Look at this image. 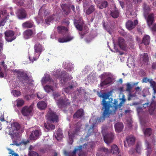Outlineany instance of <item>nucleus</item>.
I'll use <instances>...</instances> for the list:
<instances>
[{
  "label": "nucleus",
  "mask_w": 156,
  "mask_h": 156,
  "mask_svg": "<svg viewBox=\"0 0 156 156\" xmlns=\"http://www.w3.org/2000/svg\"><path fill=\"white\" fill-rule=\"evenodd\" d=\"M34 105V103H33L29 106H25L23 107L21 110L22 114L24 116H29L31 113Z\"/></svg>",
  "instance_id": "0eeeda50"
},
{
  "label": "nucleus",
  "mask_w": 156,
  "mask_h": 156,
  "mask_svg": "<svg viewBox=\"0 0 156 156\" xmlns=\"http://www.w3.org/2000/svg\"><path fill=\"white\" fill-rule=\"evenodd\" d=\"M53 122L48 121L47 122L44 123V126L45 128L48 131L50 130H52L55 129V127L54 125L52 124Z\"/></svg>",
  "instance_id": "6ab92c4d"
},
{
  "label": "nucleus",
  "mask_w": 156,
  "mask_h": 156,
  "mask_svg": "<svg viewBox=\"0 0 156 156\" xmlns=\"http://www.w3.org/2000/svg\"><path fill=\"white\" fill-rule=\"evenodd\" d=\"M152 30L153 31H156V24H154L151 28Z\"/></svg>",
  "instance_id": "052dcab7"
},
{
  "label": "nucleus",
  "mask_w": 156,
  "mask_h": 156,
  "mask_svg": "<svg viewBox=\"0 0 156 156\" xmlns=\"http://www.w3.org/2000/svg\"><path fill=\"white\" fill-rule=\"evenodd\" d=\"M149 105V103L148 102L146 103L145 104H143V107L145 108H146Z\"/></svg>",
  "instance_id": "338daca9"
},
{
  "label": "nucleus",
  "mask_w": 156,
  "mask_h": 156,
  "mask_svg": "<svg viewBox=\"0 0 156 156\" xmlns=\"http://www.w3.org/2000/svg\"><path fill=\"white\" fill-rule=\"evenodd\" d=\"M156 104L155 102L153 101L150 104V107L149 108V112L151 115L153 114L154 110L155 108Z\"/></svg>",
  "instance_id": "cd10ccee"
},
{
  "label": "nucleus",
  "mask_w": 156,
  "mask_h": 156,
  "mask_svg": "<svg viewBox=\"0 0 156 156\" xmlns=\"http://www.w3.org/2000/svg\"><path fill=\"white\" fill-rule=\"evenodd\" d=\"M138 22L137 20H135L133 23L132 21L128 20L126 24V27L127 29L131 30L134 28L138 24Z\"/></svg>",
  "instance_id": "dca6fc26"
},
{
  "label": "nucleus",
  "mask_w": 156,
  "mask_h": 156,
  "mask_svg": "<svg viewBox=\"0 0 156 156\" xmlns=\"http://www.w3.org/2000/svg\"><path fill=\"white\" fill-rule=\"evenodd\" d=\"M110 151L112 153L114 154H117L119 153V150L117 145L113 144L111 147Z\"/></svg>",
  "instance_id": "393cba45"
},
{
  "label": "nucleus",
  "mask_w": 156,
  "mask_h": 156,
  "mask_svg": "<svg viewBox=\"0 0 156 156\" xmlns=\"http://www.w3.org/2000/svg\"><path fill=\"white\" fill-rule=\"evenodd\" d=\"M61 7L63 14L65 16L68 15L71 12L70 8L73 12L74 13H76L75 7L73 5H72L70 4L63 3L61 5Z\"/></svg>",
  "instance_id": "20e7f679"
},
{
  "label": "nucleus",
  "mask_w": 156,
  "mask_h": 156,
  "mask_svg": "<svg viewBox=\"0 0 156 156\" xmlns=\"http://www.w3.org/2000/svg\"><path fill=\"white\" fill-rule=\"evenodd\" d=\"M8 150L10 151L9 154L12 155H10V156H19L18 154L14 153V151L10 149H9Z\"/></svg>",
  "instance_id": "09e8293b"
},
{
  "label": "nucleus",
  "mask_w": 156,
  "mask_h": 156,
  "mask_svg": "<svg viewBox=\"0 0 156 156\" xmlns=\"http://www.w3.org/2000/svg\"><path fill=\"white\" fill-rule=\"evenodd\" d=\"M107 73H104L99 76V77L101 79L100 86L101 87H103L106 86H109L113 83V79L111 77H107L103 80L107 76Z\"/></svg>",
  "instance_id": "f03ea898"
},
{
  "label": "nucleus",
  "mask_w": 156,
  "mask_h": 156,
  "mask_svg": "<svg viewBox=\"0 0 156 156\" xmlns=\"http://www.w3.org/2000/svg\"><path fill=\"white\" fill-rule=\"evenodd\" d=\"M34 34L32 30L27 29L24 32L23 37L25 39H27L33 37Z\"/></svg>",
  "instance_id": "a211bd4d"
},
{
  "label": "nucleus",
  "mask_w": 156,
  "mask_h": 156,
  "mask_svg": "<svg viewBox=\"0 0 156 156\" xmlns=\"http://www.w3.org/2000/svg\"><path fill=\"white\" fill-rule=\"evenodd\" d=\"M152 79H148L146 77H145L144 78H143L142 80V83H147V82H149L150 83Z\"/></svg>",
  "instance_id": "8fccbe9b"
},
{
  "label": "nucleus",
  "mask_w": 156,
  "mask_h": 156,
  "mask_svg": "<svg viewBox=\"0 0 156 156\" xmlns=\"http://www.w3.org/2000/svg\"><path fill=\"white\" fill-rule=\"evenodd\" d=\"M24 0H17L16 2V4L20 6H22L24 4Z\"/></svg>",
  "instance_id": "3c124183"
},
{
  "label": "nucleus",
  "mask_w": 156,
  "mask_h": 156,
  "mask_svg": "<svg viewBox=\"0 0 156 156\" xmlns=\"http://www.w3.org/2000/svg\"><path fill=\"white\" fill-rule=\"evenodd\" d=\"M54 19L53 16H49L48 18L45 19V21L46 23L47 24H49Z\"/></svg>",
  "instance_id": "a19ab883"
},
{
  "label": "nucleus",
  "mask_w": 156,
  "mask_h": 156,
  "mask_svg": "<svg viewBox=\"0 0 156 156\" xmlns=\"http://www.w3.org/2000/svg\"><path fill=\"white\" fill-rule=\"evenodd\" d=\"M47 106L46 103L44 101H39L37 104V107L41 110L44 109Z\"/></svg>",
  "instance_id": "c756f323"
},
{
  "label": "nucleus",
  "mask_w": 156,
  "mask_h": 156,
  "mask_svg": "<svg viewBox=\"0 0 156 156\" xmlns=\"http://www.w3.org/2000/svg\"><path fill=\"white\" fill-rule=\"evenodd\" d=\"M95 10V7L94 5H90L87 9L86 11V13L87 15H89L93 12Z\"/></svg>",
  "instance_id": "f704fd0d"
},
{
  "label": "nucleus",
  "mask_w": 156,
  "mask_h": 156,
  "mask_svg": "<svg viewBox=\"0 0 156 156\" xmlns=\"http://www.w3.org/2000/svg\"><path fill=\"white\" fill-rule=\"evenodd\" d=\"M12 93L13 94V95L16 97H18L21 95V93L20 91L17 90H13Z\"/></svg>",
  "instance_id": "79ce46f5"
},
{
  "label": "nucleus",
  "mask_w": 156,
  "mask_h": 156,
  "mask_svg": "<svg viewBox=\"0 0 156 156\" xmlns=\"http://www.w3.org/2000/svg\"><path fill=\"white\" fill-rule=\"evenodd\" d=\"M29 156H41L36 152L33 151H30L29 153Z\"/></svg>",
  "instance_id": "c03bdc74"
},
{
  "label": "nucleus",
  "mask_w": 156,
  "mask_h": 156,
  "mask_svg": "<svg viewBox=\"0 0 156 156\" xmlns=\"http://www.w3.org/2000/svg\"><path fill=\"white\" fill-rule=\"evenodd\" d=\"M16 15L20 20H22L27 18V13L24 9L21 8L17 10Z\"/></svg>",
  "instance_id": "f8f14e48"
},
{
  "label": "nucleus",
  "mask_w": 156,
  "mask_h": 156,
  "mask_svg": "<svg viewBox=\"0 0 156 156\" xmlns=\"http://www.w3.org/2000/svg\"><path fill=\"white\" fill-rule=\"evenodd\" d=\"M26 80H28V83L30 85H33V82L34 81L30 77H29L28 76V78L27 79H26Z\"/></svg>",
  "instance_id": "864d4df0"
},
{
  "label": "nucleus",
  "mask_w": 156,
  "mask_h": 156,
  "mask_svg": "<svg viewBox=\"0 0 156 156\" xmlns=\"http://www.w3.org/2000/svg\"><path fill=\"white\" fill-rule=\"evenodd\" d=\"M132 88L131 85L129 83H128L126 85V90L127 91L129 92V93L130 92Z\"/></svg>",
  "instance_id": "603ef678"
},
{
  "label": "nucleus",
  "mask_w": 156,
  "mask_h": 156,
  "mask_svg": "<svg viewBox=\"0 0 156 156\" xmlns=\"http://www.w3.org/2000/svg\"><path fill=\"white\" fill-rule=\"evenodd\" d=\"M151 68L153 69H156V62L152 63L151 65Z\"/></svg>",
  "instance_id": "680f3d73"
},
{
  "label": "nucleus",
  "mask_w": 156,
  "mask_h": 156,
  "mask_svg": "<svg viewBox=\"0 0 156 156\" xmlns=\"http://www.w3.org/2000/svg\"><path fill=\"white\" fill-rule=\"evenodd\" d=\"M133 95L130 92L129 93L128 97V101H129L131 100V98L132 97H133Z\"/></svg>",
  "instance_id": "e2e57ef3"
},
{
  "label": "nucleus",
  "mask_w": 156,
  "mask_h": 156,
  "mask_svg": "<svg viewBox=\"0 0 156 156\" xmlns=\"http://www.w3.org/2000/svg\"><path fill=\"white\" fill-rule=\"evenodd\" d=\"M95 125L94 124H92L88 129L87 134L89 136L94 133V127Z\"/></svg>",
  "instance_id": "58836bf2"
},
{
  "label": "nucleus",
  "mask_w": 156,
  "mask_h": 156,
  "mask_svg": "<svg viewBox=\"0 0 156 156\" xmlns=\"http://www.w3.org/2000/svg\"><path fill=\"white\" fill-rule=\"evenodd\" d=\"M76 28L80 31H82L83 29V27L82 25L79 24L75 25Z\"/></svg>",
  "instance_id": "de8ad7c7"
},
{
  "label": "nucleus",
  "mask_w": 156,
  "mask_h": 156,
  "mask_svg": "<svg viewBox=\"0 0 156 156\" xmlns=\"http://www.w3.org/2000/svg\"><path fill=\"white\" fill-rule=\"evenodd\" d=\"M11 127L9 130V135L13 138L17 133V131L20 128V126L18 123L14 122L11 124Z\"/></svg>",
  "instance_id": "6e6552de"
},
{
  "label": "nucleus",
  "mask_w": 156,
  "mask_h": 156,
  "mask_svg": "<svg viewBox=\"0 0 156 156\" xmlns=\"http://www.w3.org/2000/svg\"><path fill=\"white\" fill-rule=\"evenodd\" d=\"M78 130L77 129H75L73 132L70 133L69 132L68 133L69 139L70 141V143L72 144L73 142V139L75 135L78 132Z\"/></svg>",
  "instance_id": "b1692460"
},
{
  "label": "nucleus",
  "mask_w": 156,
  "mask_h": 156,
  "mask_svg": "<svg viewBox=\"0 0 156 156\" xmlns=\"http://www.w3.org/2000/svg\"><path fill=\"white\" fill-rule=\"evenodd\" d=\"M46 118L48 121L53 122H57L58 121V116L50 108L49 109L47 112L46 115Z\"/></svg>",
  "instance_id": "423d86ee"
},
{
  "label": "nucleus",
  "mask_w": 156,
  "mask_h": 156,
  "mask_svg": "<svg viewBox=\"0 0 156 156\" xmlns=\"http://www.w3.org/2000/svg\"><path fill=\"white\" fill-rule=\"evenodd\" d=\"M56 136H55L56 138L58 140L59 139L58 138H61L62 137L63 135L61 132L60 131V130H58L56 132Z\"/></svg>",
  "instance_id": "ea45409f"
},
{
  "label": "nucleus",
  "mask_w": 156,
  "mask_h": 156,
  "mask_svg": "<svg viewBox=\"0 0 156 156\" xmlns=\"http://www.w3.org/2000/svg\"><path fill=\"white\" fill-rule=\"evenodd\" d=\"M126 141L129 146L133 145L135 143V138L132 136H128L126 138Z\"/></svg>",
  "instance_id": "4be33fe9"
},
{
  "label": "nucleus",
  "mask_w": 156,
  "mask_h": 156,
  "mask_svg": "<svg viewBox=\"0 0 156 156\" xmlns=\"http://www.w3.org/2000/svg\"><path fill=\"white\" fill-rule=\"evenodd\" d=\"M114 138V134L112 133H110L104 136V140L106 143L108 144L112 141Z\"/></svg>",
  "instance_id": "f3484780"
},
{
  "label": "nucleus",
  "mask_w": 156,
  "mask_h": 156,
  "mask_svg": "<svg viewBox=\"0 0 156 156\" xmlns=\"http://www.w3.org/2000/svg\"><path fill=\"white\" fill-rule=\"evenodd\" d=\"M140 55L144 62H148L149 58L147 53H144L143 54H140Z\"/></svg>",
  "instance_id": "2f4dec72"
},
{
  "label": "nucleus",
  "mask_w": 156,
  "mask_h": 156,
  "mask_svg": "<svg viewBox=\"0 0 156 156\" xmlns=\"http://www.w3.org/2000/svg\"><path fill=\"white\" fill-rule=\"evenodd\" d=\"M152 133V130L151 128H147L144 131V133L146 136H150Z\"/></svg>",
  "instance_id": "4c0bfd02"
},
{
  "label": "nucleus",
  "mask_w": 156,
  "mask_h": 156,
  "mask_svg": "<svg viewBox=\"0 0 156 156\" xmlns=\"http://www.w3.org/2000/svg\"><path fill=\"white\" fill-rule=\"evenodd\" d=\"M34 23L32 21H27L22 24V27L24 28H29L33 27L34 26Z\"/></svg>",
  "instance_id": "c85d7f7f"
},
{
  "label": "nucleus",
  "mask_w": 156,
  "mask_h": 156,
  "mask_svg": "<svg viewBox=\"0 0 156 156\" xmlns=\"http://www.w3.org/2000/svg\"><path fill=\"white\" fill-rule=\"evenodd\" d=\"M144 16L146 20L147 24L150 27L154 21V14L151 13L148 15L145 14Z\"/></svg>",
  "instance_id": "ddd939ff"
},
{
  "label": "nucleus",
  "mask_w": 156,
  "mask_h": 156,
  "mask_svg": "<svg viewBox=\"0 0 156 156\" xmlns=\"http://www.w3.org/2000/svg\"><path fill=\"white\" fill-rule=\"evenodd\" d=\"M108 5V3L107 1H104L101 2L100 3L98 4V7L100 9H103L106 8Z\"/></svg>",
  "instance_id": "473e14b6"
},
{
  "label": "nucleus",
  "mask_w": 156,
  "mask_h": 156,
  "mask_svg": "<svg viewBox=\"0 0 156 156\" xmlns=\"http://www.w3.org/2000/svg\"><path fill=\"white\" fill-rule=\"evenodd\" d=\"M42 84H45V83L48 82L50 84H52L53 83V80L50 78L49 75L47 74L43 77L41 80Z\"/></svg>",
  "instance_id": "aec40b11"
},
{
  "label": "nucleus",
  "mask_w": 156,
  "mask_h": 156,
  "mask_svg": "<svg viewBox=\"0 0 156 156\" xmlns=\"http://www.w3.org/2000/svg\"><path fill=\"white\" fill-rule=\"evenodd\" d=\"M53 95L55 99H56L60 96V94L58 92H55L53 93Z\"/></svg>",
  "instance_id": "5fc2aeb1"
},
{
  "label": "nucleus",
  "mask_w": 156,
  "mask_h": 156,
  "mask_svg": "<svg viewBox=\"0 0 156 156\" xmlns=\"http://www.w3.org/2000/svg\"><path fill=\"white\" fill-rule=\"evenodd\" d=\"M16 106L18 107L22 106L24 104V101L22 99L18 98L16 100Z\"/></svg>",
  "instance_id": "e433bc0d"
},
{
  "label": "nucleus",
  "mask_w": 156,
  "mask_h": 156,
  "mask_svg": "<svg viewBox=\"0 0 156 156\" xmlns=\"http://www.w3.org/2000/svg\"><path fill=\"white\" fill-rule=\"evenodd\" d=\"M64 91L65 92L68 93H69L70 90L69 89V87H66L64 89Z\"/></svg>",
  "instance_id": "69168bd1"
},
{
  "label": "nucleus",
  "mask_w": 156,
  "mask_h": 156,
  "mask_svg": "<svg viewBox=\"0 0 156 156\" xmlns=\"http://www.w3.org/2000/svg\"><path fill=\"white\" fill-rule=\"evenodd\" d=\"M44 89L45 91L48 93L54 91V87L52 86L46 85L44 87Z\"/></svg>",
  "instance_id": "72a5a7b5"
},
{
  "label": "nucleus",
  "mask_w": 156,
  "mask_h": 156,
  "mask_svg": "<svg viewBox=\"0 0 156 156\" xmlns=\"http://www.w3.org/2000/svg\"><path fill=\"white\" fill-rule=\"evenodd\" d=\"M114 8V10L110 11V15L113 18H118L119 16V11L116 6H115Z\"/></svg>",
  "instance_id": "5701e85b"
},
{
  "label": "nucleus",
  "mask_w": 156,
  "mask_h": 156,
  "mask_svg": "<svg viewBox=\"0 0 156 156\" xmlns=\"http://www.w3.org/2000/svg\"><path fill=\"white\" fill-rule=\"evenodd\" d=\"M15 72L17 73V77L20 80L22 81H26V79L28 78V76L26 73L23 71L19 70H15Z\"/></svg>",
  "instance_id": "9b49d317"
},
{
  "label": "nucleus",
  "mask_w": 156,
  "mask_h": 156,
  "mask_svg": "<svg viewBox=\"0 0 156 156\" xmlns=\"http://www.w3.org/2000/svg\"><path fill=\"white\" fill-rule=\"evenodd\" d=\"M98 95L100 98H102L103 99L101 102V104L102 105V109H104L103 112V116L104 118L108 116L110 113L112 112L110 109L112 108V102L108 101H106L105 99L108 98L110 96L109 93L104 92L100 94L98 93Z\"/></svg>",
  "instance_id": "f257e3e1"
},
{
  "label": "nucleus",
  "mask_w": 156,
  "mask_h": 156,
  "mask_svg": "<svg viewBox=\"0 0 156 156\" xmlns=\"http://www.w3.org/2000/svg\"><path fill=\"white\" fill-rule=\"evenodd\" d=\"M147 150V156H149L151 153V149H146Z\"/></svg>",
  "instance_id": "bf43d9fd"
},
{
  "label": "nucleus",
  "mask_w": 156,
  "mask_h": 156,
  "mask_svg": "<svg viewBox=\"0 0 156 156\" xmlns=\"http://www.w3.org/2000/svg\"><path fill=\"white\" fill-rule=\"evenodd\" d=\"M57 104L59 108L62 109L70 105V103L69 100L67 99H63L60 98L57 100Z\"/></svg>",
  "instance_id": "1a4fd4ad"
},
{
  "label": "nucleus",
  "mask_w": 156,
  "mask_h": 156,
  "mask_svg": "<svg viewBox=\"0 0 156 156\" xmlns=\"http://www.w3.org/2000/svg\"><path fill=\"white\" fill-rule=\"evenodd\" d=\"M143 9L144 10V15H145V14H148V12L151 10V8L150 7L145 3L144 4Z\"/></svg>",
  "instance_id": "c9c22d12"
},
{
  "label": "nucleus",
  "mask_w": 156,
  "mask_h": 156,
  "mask_svg": "<svg viewBox=\"0 0 156 156\" xmlns=\"http://www.w3.org/2000/svg\"><path fill=\"white\" fill-rule=\"evenodd\" d=\"M119 3H120V5L121 6L122 8L123 9V8L124 7V3L123 2H122V1H119Z\"/></svg>",
  "instance_id": "774afa93"
},
{
  "label": "nucleus",
  "mask_w": 156,
  "mask_h": 156,
  "mask_svg": "<svg viewBox=\"0 0 156 156\" xmlns=\"http://www.w3.org/2000/svg\"><path fill=\"white\" fill-rule=\"evenodd\" d=\"M41 134V133L40 130L36 129L32 132L30 136V138L31 140H36L37 139Z\"/></svg>",
  "instance_id": "2eb2a0df"
},
{
  "label": "nucleus",
  "mask_w": 156,
  "mask_h": 156,
  "mask_svg": "<svg viewBox=\"0 0 156 156\" xmlns=\"http://www.w3.org/2000/svg\"><path fill=\"white\" fill-rule=\"evenodd\" d=\"M125 41L124 39L121 37L119 38L118 40V45L120 48L122 49H124L126 48Z\"/></svg>",
  "instance_id": "a878e982"
},
{
  "label": "nucleus",
  "mask_w": 156,
  "mask_h": 156,
  "mask_svg": "<svg viewBox=\"0 0 156 156\" xmlns=\"http://www.w3.org/2000/svg\"><path fill=\"white\" fill-rule=\"evenodd\" d=\"M5 39L7 41L9 42H12L14 40L16 37H14V33L13 31L11 30H6L5 32Z\"/></svg>",
  "instance_id": "9d476101"
},
{
  "label": "nucleus",
  "mask_w": 156,
  "mask_h": 156,
  "mask_svg": "<svg viewBox=\"0 0 156 156\" xmlns=\"http://www.w3.org/2000/svg\"><path fill=\"white\" fill-rule=\"evenodd\" d=\"M145 145L146 147V149H151V144L147 140L145 141Z\"/></svg>",
  "instance_id": "6e6d98bb"
},
{
  "label": "nucleus",
  "mask_w": 156,
  "mask_h": 156,
  "mask_svg": "<svg viewBox=\"0 0 156 156\" xmlns=\"http://www.w3.org/2000/svg\"><path fill=\"white\" fill-rule=\"evenodd\" d=\"M9 17V16H7L5 17V18L3 19L1 21V22L4 25L5 24V23L6 22V20H7V19H8Z\"/></svg>",
  "instance_id": "4d7b16f0"
},
{
  "label": "nucleus",
  "mask_w": 156,
  "mask_h": 156,
  "mask_svg": "<svg viewBox=\"0 0 156 156\" xmlns=\"http://www.w3.org/2000/svg\"><path fill=\"white\" fill-rule=\"evenodd\" d=\"M34 96V95L33 94L27 95L25 96L24 98L27 100L29 101L31 99L33 98Z\"/></svg>",
  "instance_id": "a18cd8bd"
},
{
  "label": "nucleus",
  "mask_w": 156,
  "mask_h": 156,
  "mask_svg": "<svg viewBox=\"0 0 156 156\" xmlns=\"http://www.w3.org/2000/svg\"><path fill=\"white\" fill-rule=\"evenodd\" d=\"M65 27L63 26H58L57 27V29L59 32H61L62 30H65Z\"/></svg>",
  "instance_id": "13d9d810"
},
{
  "label": "nucleus",
  "mask_w": 156,
  "mask_h": 156,
  "mask_svg": "<svg viewBox=\"0 0 156 156\" xmlns=\"http://www.w3.org/2000/svg\"><path fill=\"white\" fill-rule=\"evenodd\" d=\"M34 53L36 54V56L34 57L33 59H31L29 56V59L30 61L33 62L36 60L39 57L43 50V47L41 44L37 42L35 44L34 46Z\"/></svg>",
  "instance_id": "7ed1b4c3"
},
{
  "label": "nucleus",
  "mask_w": 156,
  "mask_h": 156,
  "mask_svg": "<svg viewBox=\"0 0 156 156\" xmlns=\"http://www.w3.org/2000/svg\"><path fill=\"white\" fill-rule=\"evenodd\" d=\"M84 110L82 108H79L73 115V118L74 119H81L84 117Z\"/></svg>",
  "instance_id": "4468645a"
},
{
  "label": "nucleus",
  "mask_w": 156,
  "mask_h": 156,
  "mask_svg": "<svg viewBox=\"0 0 156 156\" xmlns=\"http://www.w3.org/2000/svg\"><path fill=\"white\" fill-rule=\"evenodd\" d=\"M150 42V37L149 35H146L143 38L142 42L146 45H148Z\"/></svg>",
  "instance_id": "7c9ffc66"
},
{
  "label": "nucleus",
  "mask_w": 156,
  "mask_h": 156,
  "mask_svg": "<svg viewBox=\"0 0 156 156\" xmlns=\"http://www.w3.org/2000/svg\"><path fill=\"white\" fill-rule=\"evenodd\" d=\"M73 38V37L71 36H68L65 38H59L58 39V41L61 43L69 41Z\"/></svg>",
  "instance_id": "bb28decb"
},
{
  "label": "nucleus",
  "mask_w": 156,
  "mask_h": 156,
  "mask_svg": "<svg viewBox=\"0 0 156 156\" xmlns=\"http://www.w3.org/2000/svg\"><path fill=\"white\" fill-rule=\"evenodd\" d=\"M119 100L121 101L119 104H118V101L117 100L115 99L114 101L113 105H112V109L111 111L115 112L117 109L119 108L122 106V104H124L126 101V99L125 98V95L124 94H122V98H119Z\"/></svg>",
  "instance_id": "39448f33"
},
{
  "label": "nucleus",
  "mask_w": 156,
  "mask_h": 156,
  "mask_svg": "<svg viewBox=\"0 0 156 156\" xmlns=\"http://www.w3.org/2000/svg\"><path fill=\"white\" fill-rule=\"evenodd\" d=\"M100 151L101 152H104L105 154H108L109 152V150L105 147H102L100 148Z\"/></svg>",
  "instance_id": "37998d69"
},
{
  "label": "nucleus",
  "mask_w": 156,
  "mask_h": 156,
  "mask_svg": "<svg viewBox=\"0 0 156 156\" xmlns=\"http://www.w3.org/2000/svg\"><path fill=\"white\" fill-rule=\"evenodd\" d=\"M150 83L151 84V87H153L154 85L156 86V83L153 80H152Z\"/></svg>",
  "instance_id": "0e129e2a"
},
{
  "label": "nucleus",
  "mask_w": 156,
  "mask_h": 156,
  "mask_svg": "<svg viewBox=\"0 0 156 156\" xmlns=\"http://www.w3.org/2000/svg\"><path fill=\"white\" fill-rule=\"evenodd\" d=\"M123 127V124L122 122H118L115 125V130L117 133L121 132L122 130Z\"/></svg>",
  "instance_id": "412c9836"
},
{
  "label": "nucleus",
  "mask_w": 156,
  "mask_h": 156,
  "mask_svg": "<svg viewBox=\"0 0 156 156\" xmlns=\"http://www.w3.org/2000/svg\"><path fill=\"white\" fill-rule=\"evenodd\" d=\"M141 146L139 144H137L136 146V151L137 153L140 154L141 152Z\"/></svg>",
  "instance_id": "49530a36"
}]
</instances>
